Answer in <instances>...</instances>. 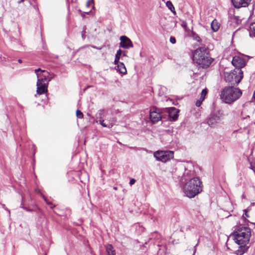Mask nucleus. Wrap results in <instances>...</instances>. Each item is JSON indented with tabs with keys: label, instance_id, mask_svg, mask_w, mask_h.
<instances>
[{
	"label": "nucleus",
	"instance_id": "20e7f679",
	"mask_svg": "<svg viewBox=\"0 0 255 255\" xmlns=\"http://www.w3.org/2000/svg\"><path fill=\"white\" fill-rule=\"evenodd\" d=\"M201 185L202 182L198 178H193L185 184L183 191L187 197L193 198L202 191Z\"/></svg>",
	"mask_w": 255,
	"mask_h": 255
},
{
	"label": "nucleus",
	"instance_id": "e433bc0d",
	"mask_svg": "<svg viewBox=\"0 0 255 255\" xmlns=\"http://www.w3.org/2000/svg\"><path fill=\"white\" fill-rule=\"evenodd\" d=\"M114 189L115 190H117V187H114Z\"/></svg>",
	"mask_w": 255,
	"mask_h": 255
},
{
	"label": "nucleus",
	"instance_id": "6e6552de",
	"mask_svg": "<svg viewBox=\"0 0 255 255\" xmlns=\"http://www.w3.org/2000/svg\"><path fill=\"white\" fill-rule=\"evenodd\" d=\"M150 118L152 123H155L161 119V114L159 110L153 107L150 111Z\"/></svg>",
	"mask_w": 255,
	"mask_h": 255
},
{
	"label": "nucleus",
	"instance_id": "c9c22d12",
	"mask_svg": "<svg viewBox=\"0 0 255 255\" xmlns=\"http://www.w3.org/2000/svg\"><path fill=\"white\" fill-rule=\"evenodd\" d=\"M254 97L255 99V92H254Z\"/></svg>",
	"mask_w": 255,
	"mask_h": 255
},
{
	"label": "nucleus",
	"instance_id": "6ab92c4d",
	"mask_svg": "<svg viewBox=\"0 0 255 255\" xmlns=\"http://www.w3.org/2000/svg\"><path fill=\"white\" fill-rule=\"evenodd\" d=\"M166 5L167 7L174 13L176 14V11H175L174 7L170 1H167L166 3Z\"/></svg>",
	"mask_w": 255,
	"mask_h": 255
},
{
	"label": "nucleus",
	"instance_id": "9d476101",
	"mask_svg": "<svg viewBox=\"0 0 255 255\" xmlns=\"http://www.w3.org/2000/svg\"><path fill=\"white\" fill-rule=\"evenodd\" d=\"M232 63L236 68L241 69L246 65V61L242 57L235 56L233 58Z\"/></svg>",
	"mask_w": 255,
	"mask_h": 255
},
{
	"label": "nucleus",
	"instance_id": "423d86ee",
	"mask_svg": "<svg viewBox=\"0 0 255 255\" xmlns=\"http://www.w3.org/2000/svg\"><path fill=\"white\" fill-rule=\"evenodd\" d=\"M154 157L157 160L166 162L174 157V152L172 151H157L154 153Z\"/></svg>",
	"mask_w": 255,
	"mask_h": 255
},
{
	"label": "nucleus",
	"instance_id": "412c9836",
	"mask_svg": "<svg viewBox=\"0 0 255 255\" xmlns=\"http://www.w3.org/2000/svg\"><path fill=\"white\" fill-rule=\"evenodd\" d=\"M99 123L104 127H108L109 128H111L113 127L112 123H109V124H106L104 123V120L103 119H99Z\"/></svg>",
	"mask_w": 255,
	"mask_h": 255
},
{
	"label": "nucleus",
	"instance_id": "f704fd0d",
	"mask_svg": "<svg viewBox=\"0 0 255 255\" xmlns=\"http://www.w3.org/2000/svg\"><path fill=\"white\" fill-rule=\"evenodd\" d=\"M18 62L20 63H22V60L21 59H18Z\"/></svg>",
	"mask_w": 255,
	"mask_h": 255
},
{
	"label": "nucleus",
	"instance_id": "aec40b11",
	"mask_svg": "<svg viewBox=\"0 0 255 255\" xmlns=\"http://www.w3.org/2000/svg\"><path fill=\"white\" fill-rule=\"evenodd\" d=\"M106 112L104 110H100L97 113V116L99 119H104L105 117Z\"/></svg>",
	"mask_w": 255,
	"mask_h": 255
},
{
	"label": "nucleus",
	"instance_id": "f03ea898",
	"mask_svg": "<svg viewBox=\"0 0 255 255\" xmlns=\"http://www.w3.org/2000/svg\"><path fill=\"white\" fill-rule=\"evenodd\" d=\"M193 60L204 68L209 67L213 59L210 57L208 49L205 47H200L195 50Z\"/></svg>",
	"mask_w": 255,
	"mask_h": 255
},
{
	"label": "nucleus",
	"instance_id": "a19ab883",
	"mask_svg": "<svg viewBox=\"0 0 255 255\" xmlns=\"http://www.w3.org/2000/svg\"><path fill=\"white\" fill-rule=\"evenodd\" d=\"M195 251L194 252L193 255H194V254H195Z\"/></svg>",
	"mask_w": 255,
	"mask_h": 255
},
{
	"label": "nucleus",
	"instance_id": "2f4dec72",
	"mask_svg": "<svg viewBox=\"0 0 255 255\" xmlns=\"http://www.w3.org/2000/svg\"><path fill=\"white\" fill-rule=\"evenodd\" d=\"M135 182V180L134 179H131L129 181V184L130 185H133Z\"/></svg>",
	"mask_w": 255,
	"mask_h": 255
},
{
	"label": "nucleus",
	"instance_id": "c756f323",
	"mask_svg": "<svg viewBox=\"0 0 255 255\" xmlns=\"http://www.w3.org/2000/svg\"><path fill=\"white\" fill-rule=\"evenodd\" d=\"M20 207H21V208H23V209H24V210H26L27 211H28V212H31V211H32V210H31V209H28V208H27L24 207L22 205V204H21V205H20Z\"/></svg>",
	"mask_w": 255,
	"mask_h": 255
},
{
	"label": "nucleus",
	"instance_id": "0eeeda50",
	"mask_svg": "<svg viewBox=\"0 0 255 255\" xmlns=\"http://www.w3.org/2000/svg\"><path fill=\"white\" fill-rule=\"evenodd\" d=\"M223 113L222 111L212 114L208 120V124L211 127H215L223 119Z\"/></svg>",
	"mask_w": 255,
	"mask_h": 255
},
{
	"label": "nucleus",
	"instance_id": "72a5a7b5",
	"mask_svg": "<svg viewBox=\"0 0 255 255\" xmlns=\"http://www.w3.org/2000/svg\"><path fill=\"white\" fill-rule=\"evenodd\" d=\"M90 3H91V1H88L87 2V5L88 6H89V5H90Z\"/></svg>",
	"mask_w": 255,
	"mask_h": 255
},
{
	"label": "nucleus",
	"instance_id": "f257e3e1",
	"mask_svg": "<svg viewBox=\"0 0 255 255\" xmlns=\"http://www.w3.org/2000/svg\"><path fill=\"white\" fill-rule=\"evenodd\" d=\"M251 235L250 229L243 227L239 228L233 234L235 242L240 246L239 249L236 251L238 255H242L248 250L246 245L249 243Z\"/></svg>",
	"mask_w": 255,
	"mask_h": 255
},
{
	"label": "nucleus",
	"instance_id": "a211bd4d",
	"mask_svg": "<svg viewBox=\"0 0 255 255\" xmlns=\"http://www.w3.org/2000/svg\"><path fill=\"white\" fill-rule=\"evenodd\" d=\"M249 32L250 36L255 37V22L250 24Z\"/></svg>",
	"mask_w": 255,
	"mask_h": 255
},
{
	"label": "nucleus",
	"instance_id": "5701e85b",
	"mask_svg": "<svg viewBox=\"0 0 255 255\" xmlns=\"http://www.w3.org/2000/svg\"><path fill=\"white\" fill-rule=\"evenodd\" d=\"M34 72L35 73H36V74L37 75V74H39L38 73V72H41V73H43L44 74L45 73H46L47 74H49V72L45 71V70H41L40 68H38V69H36L34 70Z\"/></svg>",
	"mask_w": 255,
	"mask_h": 255
},
{
	"label": "nucleus",
	"instance_id": "58836bf2",
	"mask_svg": "<svg viewBox=\"0 0 255 255\" xmlns=\"http://www.w3.org/2000/svg\"><path fill=\"white\" fill-rule=\"evenodd\" d=\"M82 37H83V38H84V34H82Z\"/></svg>",
	"mask_w": 255,
	"mask_h": 255
},
{
	"label": "nucleus",
	"instance_id": "4be33fe9",
	"mask_svg": "<svg viewBox=\"0 0 255 255\" xmlns=\"http://www.w3.org/2000/svg\"><path fill=\"white\" fill-rule=\"evenodd\" d=\"M207 94V89H203L201 92V97L200 98L202 100L205 99L206 96Z\"/></svg>",
	"mask_w": 255,
	"mask_h": 255
},
{
	"label": "nucleus",
	"instance_id": "ddd939ff",
	"mask_svg": "<svg viewBox=\"0 0 255 255\" xmlns=\"http://www.w3.org/2000/svg\"><path fill=\"white\" fill-rule=\"evenodd\" d=\"M169 117L170 121H175L178 117V111L174 107L169 108L168 110Z\"/></svg>",
	"mask_w": 255,
	"mask_h": 255
},
{
	"label": "nucleus",
	"instance_id": "473e14b6",
	"mask_svg": "<svg viewBox=\"0 0 255 255\" xmlns=\"http://www.w3.org/2000/svg\"><path fill=\"white\" fill-rule=\"evenodd\" d=\"M251 168H252L254 171H255V167H254V166H253V165H252V163L251 164Z\"/></svg>",
	"mask_w": 255,
	"mask_h": 255
},
{
	"label": "nucleus",
	"instance_id": "b1692460",
	"mask_svg": "<svg viewBox=\"0 0 255 255\" xmlns=\"http://www.w3.org/2000/svg\"><path fill=\"white\" fill-rule=\"evenodd\" d=\"M76 116L78 118L82 119L83 118V113L79 110L76 111Z\"/></svg>",
	"mask_w": 255,
	"mask_h": 255
},
{
	"label": "nucleus",
	"instance_id": "f3484780",
	"mask_svg": "<svg viewBox=\"0 0 255 255\" xmlns=\"http://www.w3.org/2000/svg\"><path fill=\"white\" fill-rule=\"evenodd\" d=\"M107 255H116V251L114 249L111 244H108L106 246Z\"/></svg>",
	"mask_w": 255,
	"mask_h": 255
},
{
	"label": "nucleus",
	"instance_id": "bb28decb",
	"mask_svg": "<svg viewBox=\"0 0 255 255\" xmlns=\"http://www.w3.org/2000/svg\"><path fill=\"white\" fill-rule=\"evenodd\" d=\"M203 101L204 100H202V99H201V98H200L199 100H198L196 101V106L197 107H200Z\"/></svg>",
	"mask_w": 255,
	"mask_h": 255
},
{
	"label": "nucleus",
	"instance_id": "a878e982",
	"mask_svg": "<svg viewBox=\"0 0 255 255\" xmlns=\"http://www.w3.org/2000/svg\"><path fill=\"white\" fill-rule=\"evenodd\" d=\"M43 198H44V199L45 201L46 202V203H47V204H48V205H49V206H50V207L51 208H52H52H54V205H53V204L51 202H49L48 201H47V200L46 198H45V197H43Z\"/></svg>",
	"mask_w": 255,
	"mask_h": 255
},
{
	"label": "nucleus",
	"instance_id": "7c9ffc66",
	"mask_svg": "<svg viewBox=\"0 0 255 255\" xmlns=\"http://www.w3.org/2000/svg\"><path fill=\"white\" fill-rule=\"evenodd\" d=\"M120 59H117V58L115 57V61H114V64L115 65H118L119 63L120 62H119Z\"/></svg>",
	"mask_w": 255,
	"mask_h": 255
},
{
	"label": "nucleus",
	"instance_id": "2eb2a0df",
	"mask_svg": "<svg viewBox=\"0 0 255 255\" xmlns=\"http://www.w3.org/2000/svg\"><path fill=\"white\" fill-rule=\"evenodd\" d=\"M46 73H45L44 74H37V81L40 82V84H46L47 81V75H46Z\"/></svg>",
	"mask_w": 255,
	"mask_h": 255
},
{
	"label": "nucleus",
	"instance_id": "9b49d317",
	"mask_svg": "<svg viewBox=\"0 0 255 255\" xmlns=\"http://www.w3.org/2000/svg\"><path fill=\"white\" fill-rule=\"evenodd\" d=\"M36 93L38 95H42L45 93H47L48 92V82L46 84H40L39 81L37 82L36 83Z\"/></svg>",
	"mask_w": 255,
	"mask_h": 255
},
{
	"label": "nucleus",
	"instance_id": "7ed1b4c3",
	"mask_svg": "<svg viewBox=\"0 0 255 255\" xmlns=\"http://www.w3.org/2000/svg\"><path fill=\"white\" fill-rule=\"evenodd\" d=\"M242 91L233 86L225 87L221 91L220 98L224 103L228 104L233 103L242 96Z\"/></svg>",
	"mask_w": 255,
	"mask_h": 255
},
{
	"label": "nucleus",
	"instance_id": "ea45409f",
	"mask_svg": "<svg viewBox=\"0 0 255 255\" xmlns=\"http://www.w3.org/2000/svg\"><path fill=\"white\" fill-rule=\"evenodd\" d=\"M20 0V2H22V1H23L24 0Z\"/></svg>",
	"mask_w": 255,
	"mask_h": 255
},
{
	"label": "nucleus",
	"instance_id": "39448f33",
	"mask_svg": "<svg viewBox=\"0 0 255 255\" xmlns=\"http://www.w3.org/2000/svg\"><path fill=\"white\" fill-rule=\"evenodd\" d=\"M243 78V72L240 68H236L232 72L225 74L226 82L232 86L237 85Z\"/></svg>",
	"mask_w": 255,
	"mask_h": 255
},
{
	"label": "nucleus",
	"instance_id": "1a4fd4ad",
	"mask_svg": "<svg viewBox=\"0 0 255 255\" xmlns=\"http://www.w3.org/2000/svg\"><path fill=\"white\" fill-rule=\"evenodd\" d=\"M120 47L125 49H129L133 47V44L130 39L126 36L120 37Z\"/></svg>",
	"mask_w": 255,
	"mask_h": 255
},
{
	"label": "nucleus",
	"instance_id": "4468645a",
	"mask_svg": "<svg viewBox=\"0 0 255 255\" xmlns=\"http://www.w3.org/2000/svg\"><path fill=\"white\" fill-rule=\"evenodd\" d=\"M116 70L121 74H126L127 72L126 66L123 62L117 65Z\"/></svg>",
	"mask_w": 255,
	"mask_h": 255
},
{
	"label": "nucleus",
	"instance_id": "4c0bfd02",
	"mask_svg": "<svg viewBox=\"0 0 255 255\" xmlns=\"http://www.w3.org/2000/svg\"><path fill=\"white\" fill-rule=\"evenodd\" d=\"M123 55L124 56H126V54L125 53H123Z\"/></svg>",
	"mask_w": 255,
	"mask_h": 255
},
{
	"label": "nucleus",
	"instance_id": "f8f14e48",
	"mask_svg": "<svg viewBox=\"0 0 255 255\" xmlns=\"http://www.w3.org/2000/svg\"><path fill=\"white\" fill-rule=\"evenodd\" d=\"M251 0H231V1L235 7H247L248 6Z\"/></svg>",
	"mask_w": 255,
	"mask_h": 255
},
{
	"label": "nucleus",
	"instance_id": "dca6fc26",
	"mask_svg": "<svg viewBox=\"0 0 255 255\" xmlns=\"http://www.w3.org/2000/svg\"><path fill=\"white\" fill-rule=\"evenodd\" d=\"M220 23L216 19H214L211 24V28L214 32L217 31L220 28Z\"/></svg>",
	"mask_w": 255,
	"mask_h": 255
},
{
	"label": "nucleus",
	"instance_id": "393cba45",
	"mask_svg": "<svg viewBox=\"0 0 255 255\" xmlns=\"http://www.w3.org/2000/svg\"><path fill=\"white\" fill-rule=\"evenodd\" d=\"M122 54V50L121 49L118 50L117 52L115 57L117 58V59H120Z\"/></svg>",
	"mask_w": 255,
	"mask_h": 255
},
{
	"label": "nucleus",
	"instance_id": "cd10ccee",
	"mask_svg": "<svg viewBox=\"0 0 255 255\" xmlns=\"http://www.w3.org/2000/svg\"><path fill=\"white\" fill-rule=\"evenodd\" d=\"M46 75L47 76V81L46 82L48 83L49 81H50L52 79L53 77L51 76L50 75V73H49V74H46Z\"/></svg>",
	"mask_w": 255,
	"mask_h": 255
},
{
	"label": "nucleus",
	"instance_id": "c85d7f7f",
	"mask_svg": "<svg viewBox=\"0 0 255 255\" xmlns=\"http://www.w3.org/2000/svg\"><path fill=\"white\" fill-rule=\"evenodd\" d=\"M169 40L170 42L172 44H174L176 43V39L174 37H170Z\"/></svg>",
	"mask_w": 255,
	"mask_h": 255
}]
</instances>
